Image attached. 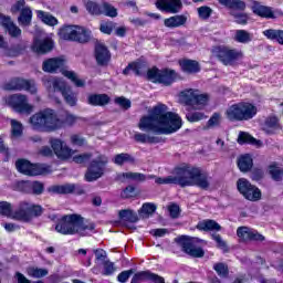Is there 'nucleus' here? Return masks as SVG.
I'll return each instance as SVG.
<instances>
[{"label": "nucleus", "mask_w": 283, "mask_h": 283, "mask_svg": "<svg viewBox=\"0 0 283 283\" xmlns=\"http://www.w3.org/2000/svg\"><path fill=\"white\" fill-rule=\"evenodd\" d=\"M182 127V118L178 114L168 111L167 105L158 104L153 107L148 115L139 119L138 128L142 132L153 134H176Z\"/></svg>", "instance_id": "obj_1"}, {"label": "nucleus", "mask_w": 283, "mask_h": 283, "mask_svg": "<svg viewBox=\"0 0 283 283\" xmlns=\"http://www.w3.org/2000/svg\"><path fill=\"white\" fill-rule=\"evenodd\" d=\"M94 223L85 222L81 214H67L55 226V231L62 235H87L88 231H94Z\"/></svg>", "instance_id": "obj_2"}, {"label": "nucleus", "mask_w": 283, "mask_h": 283, "mask_svg": "<svg viewBox=\"0 0 283 283\" xmlns=\"http://www.w3.org/2000/svg\"><path fill=\"white\" fill-rule=\"evenodd\" d=\"M29 125L36 132H56L63 127V120L53 109L45 108L29 118Z\"/></svg>", "instance_id": "obj_3"}, {"label": "nucleus", "mask_w": 283, "mask_h": 283, "mask_svg": "<svg viewBox=\"0 0 283 283\" xmlns=\"http://www.w3.org/2000/svg\"><path fill=\"white\" fill-rule=\"evenodd\" d=\"M179 174L181 175L180 187H199L203 191L211 187V177L202 172L200 168L185 164Z\"/></svg>", "instance_id": "obj_4"}, {"label": "nucleus", "mask_w": 283, "mask_h": 283, "mask_svg": "<svg viewBox=\"0 0 283 283\" xmlns=\"http://www.w3.org/2000/svg\"><path fill=\"white\" fill-rule=\"evenodd\" d=\"M65 67V59L63 57H51L43 62L42 70L43 72H48L49 74H54L62 70L63 76L72 81L75 87H85V81L80 80L78 76L74 73V71L64 70Z\"/></svg>", "instance_id": "obj_5"}, {"label": "nucleus", "mask_w": 283, "mask_h": 283, "mask_svg": "<svg viewBox=\"0 0 283 283\" xmlns=\"http://www.w3.org/2000/svg\"><path fill=\"white\" fill-rule=\"evenodd\" d=\"M41 216H43V207L30 201H20L13 210L12 220L30 223L34 218H41Z\"/></svg>", "instance_id": "obj_6"}, {"label": "nucleus", "mask_w": 283, "mask_h": 283, "mask_svg": "<svg viewBox=\"0 0 283 283\" xmlns=\"http://www.w3.org/2000/svg\"><path fill=\"white\" fill-rule=\"evenodd\" d=\"M226 114L228 120H251V118H255L258 114V106L249 102H240L231 105Z\"/></svg>", "instance_id": "obj_7"}, {"label": "nucleus", "mask_w": 283, "mask_h": 283, "mask_svg": "<svg viewBox=\"0 0 283 283\" xmlns=\"http://www.w3.org/2000/svg\"><path fill=\"white\" fill-rule=\"evenodd\" d=\"M59 35L64 41H77L87 43L92 39V31L78 25H64L60 29Z\"/></svg>", "instance_id": "obj_8"}, {"label": "nucleus", "mask_w": 283, "mask_h": 283, "mask_svg": "<svg viewBox=\"0 0 283 283\" xmlns=\"http://www.w3.org/2000/svg\"><path fill=\"white\" fill-rule=\"evenodd\" d=\"M181 102L185 105L193 107V109H202L209 103L208 94H200V91L188 88L180 93Z\"/></svg>", "instance_id": "obj_9"}, {"label": "nucleus", "mask_w": 283, "mask_h": 283, "mask_svg": "<svg viewBox=\"0 0 283 283\" xmlns=\"http://www.w3.org/2000/svg\"><path fill=\"white\" fill-rule=\"evenodd\" d=\"M107 163H109V158L103 154H98L97 157L91 161L90 167L85 174V180L87 182H94V180L103 178Z\"/></svg>", "instance_id": "obj_10"}, {"label": "nucleus", "mask_w": 283, "mask_h": 283, "mask_svg": "<svg viewBox=\"0 0 283 283\" xmlns=\"http://www.w3.org/2000/svg\"><path fill=\"white\" fill-rule=\"evenodd\" d=\"M148 81L151 83H161V85H171L176 81V71L174 70H158V67H153L147 72Z\"/></svg>", "instance_id": "obj_11"}, {"label": "nucleus", "mask_w": 283, "mask_h": 283, "mask_svg": "<svg viewBox=\"0 0 283 283\" xmlns=\"http://www.w3.org/2000/svg\"><path fill=\"white\" fill-rule=\"evenodd\" d=\"M8 105L18 112V114H27L30 116L34 112V106L28 103V96L21 94H14L8 97Z\"/></svg>", "instance_id": "obj_12"}, {"label": "nucleus", "mask_w": 283, "mask_h": 283, "mask_svg": "<svg viewBox=\"0 0 283 283\" xmlns=\"http://www.w3.org/2000/svg\"><path fill=\"white\" fill-rule=\"evenodd\" d=\"M217 56L223 65H233L235 61L244 59V52L238 49H229L227 46H220L217 50Z\"/></svg>", "instance_id": "obj_13"}, {"label": "nucleus", "mask_w": 283, "mask_h": 283, "mask_svg": "<svg viewBox=\"0 0 283 283\" xmlns=\"http://www.w3.org/2000/svg\"><path fill=\"white\" fill-rule=\"evenodd\" d=\"M11 12L13 14L17 12H20V15L18 17V23L20 25H23L24 28H28V25H31L32 9L25 6V0L15 1V3L11 7Z\"/></svg>", "instance_id": "obj_14"}, {"label": "nucleus", "mask_w": 283, "mask_h": 283, "mask_svg": "<svg viewBox=\"0 0 283 283\" xmlns=\"http://www.w3.org/2000/svg\"><path fill=\"white\" fill-rule=\"evenodd\" d=\"M176 242H178L181 245L182 251L188 255H191V258H205V250H202V248H196L193 239L189 237H179L176 239Z\"/></svg>", "instance_id": "obj_15"}, {"label": "nucleus", "mask_w": 283, "mask_h": 283, "mask_svg": "<svg viewBox=\"0 0 283 283\" xmlns=\"http://www.w3.org/2000/svg\"><path fill=\"white\" fill-rule=\"evenodd\" d=\"M15 167L20 174H24V176H41L45 174V168L41 165H34L25 159H19L15 163Z\"/></svg>", "instance_id": "obj_16"}, {"label": "nucleus", "mask_w": 283, "mask_h": 283, "mask_svg": "<svg viewBox=\"0 0 283 283\" xmlns=\"http://www.w3.org/2000/svg\"><path fill=\"white\" fill-rule=\"evenodd\" d=\"M248 6L253 14L261 17V19H275V11H273V8L266 7L258 0H248Z\"/></svg>", "instance_id": "obj_17"}, {"label": "nucleus", "mask_w": 283, "mask_h": 283, "mask_svg": "<svg viewBox=\"0 0 283 283\" xmlns=\"http://www.w3.org/2000/svg\"><path fill=\"white\" fill-rule=\"evenodd\" d=\"M51 147L55 156L60 158V160H69V158H72V156L76 154V150H73L70 147H67V144L61 139H52Z\"/></svg>", "instance_id": "obj_18"}, {"label": "nucleus", "mask_w": 283, "mask_h": 283, "mask_svg": "<svg viewBox=\"0 0 283 283\" xmlns=\"http://www.w3.org/2000/svg\"><path fill=\"white\" fill-rule=\"evenodd\" d=\"M6 90L9 91H21L25 90L30 94H36V83L34 81H27L22 78H13L7 85Z\"/></svg>", "instance_id": "obj_19"}, {"label": "nucleus", "mask_w": 283, "mask_h": 283, "mask_svg": "<svg viewBox=\"0 0 283 283\" xmlns=\"http://www.w3.org/2000/svg\"><path fill=\"white\" fill-rule=\"evenodd\" d=\"M237 235L242 242H264V235L258 232V230L244 226L237 229Z\"/></svg>", "instance_id": "obj_20"}, {"label": "nucleus", "mask_w": 283, "mask_h": 283, "mask_svg": "<svg viewBox=\"0 0 283 283\" xmlns=\"http://www.w3.org/2000/svg\"><path fill=\"white\" fill-rule=\"evenodd\" d=\"M156 7L158 10H163L164 12H171L172 14H176L180 12L182 2L180 0H158L156 2Z\"/></svg>", "instance_id": "obj_21"}, {"label": "nucleus", "mask_w": 283, "mask_h": 283, "mask_svg": "<svg viewBox=\"0 0 283 283\" xmlns=\"http://www.w3.org/2000/svg\"><path fill=\"white\" fill-rule=\"evenodd\" d=\"M49 191L51 193H85V190H83L78 185L76 184H65L62 186H53L49 188Z\"/></svg>", "instance_id": "obj_22"}, {"label": "nucleus", "mask_w": 283, "mask_h": 283, "mask_svg": "<svg viewBox=\"0 0 283 283\" xmlns=\"http://www.w3.org/2000/svg\"><path fill=\"white\" fill-rule=\"evenodd\" d=\"M180 171H182V166L175 169V175L157 177L155 182L156 185H179L180 187V181L182 180V175Z\"/></svg>", "instance_id": "obj_23"}, {"label": "nucleus", "mask_w": 283, "mask_h": 283, "mask_svg": "<svg viewBox=\"0 0 283 283\" xmlns=\"http://www.w3.org/2000/svg\"><path fill=\"white\" fill-rule=\"evenodd\" d=\"M95 59L97 61V65H107V63H109V50H107L105 44L101 42L95 44Z\"/></svg>", "instance_id": "obj_24"}, {"label": "nucleus", "mask_w": 283, "mask_h": 283, "mask_svg": "<svg viewBox=\"0 0 283 283\" xmlns=\"http://www.w3.org/2000/svg\"><path fill=\"white\" fill-rule=\"evenodd\" d=\"M143 280H151L153 282L165 283V279L163 276H159L158 274H154L149 271H143V272L136 273L133 276L130 283H140L143 282Z\"/></svg>", "instance_id": "obj_25"}, {"label": "nucleus", "mask_w": 283, "mask_h": 283, "mask_svg": "<svg viewBox=\"0 0 283 283\" xmlns=\"http://www.w3.org/2000/svg\"><path fill=\"white\" fill-rule=\"evenodd\" d=\"M130 72H135L136 76H143V74H145V72H149V70L147 71V63L137 61L128 64L127 67L124 69L123 74L128 76Z\"/></svg>", "instance_id": "obj_26"}, {"label": "nucleus", "mask_w": 283, "mask_h": 283, "mask_svg": "<svg viewBox=\"0 0 283 283\" xmlns=\"http://www.w3.org/2000/svg\"><path fill=\"white\" fill-rule=\"evenodd\" d=\"M32 48L38 54H48V52H52L54 42L51 39L35 40Z\"/></svg>", "instance_id": "obj_27"}, {"label": "nucleus", "mask_w": 283, "mask_h": 283, "mask_svg": "<svg viewBox=\"0 0 283 283\" xmlns=\"http://www.w3.org/2000/svg\"><path fill=\"white\" fill-rule=\"evenodd\" d=\"M87 103L95 107H103L109 103V96L107 94H92L88 95Z\"/></svg>", "instance_id": "obj_28"}, {"label": "nucleus", "mask_w": 283, "mask_h": 283, "mask_svg": "<svg viewBox=\"0 0 283 283\" xmlns=\"http://www.w3.org/2000/svg\"><path fill=\"white\" fill-rule=\"evenodd\" d=\"M187 17L186 15H174L164 20V25L166 28H180L186 25Z\"/></svg>", "instance_id": "obj_29"}, {"label": "nucleus", "mask_w": 283, "mask_h": 283, "mask_svg": "<svg viewBox=\"0 0 283 283\" xmlns=\"http://www.w3.org/2000/svg\"><path fill=\"white\" fill-rule=\"evenodd\" d=\"M36 15H38V19H40V21H42V23H45V25H51V27L59 25V19H56V17L52 15V13H48L45 11L38 10Z\"/></svg>", "instance_id": "obj_30"}, {"label": "nucleus", "mask_w": 283, "mask_h": 283, "mask_svg": "<svg viewBox=\"0 0 283 283\" xmlns=\"http://www.w3.org/2000/svg\"><path fill=\"white\" fill-rule=\"evenodd\" d=\"M197 229L199 231H220L222 227H220L219 223L216 222L214 220L208 219L199 222L197 224Z\"/></svg>", "instance_id": "obj_31"}, {"label": "nucleus", "mask_w": 283, "mask_h": 283, "mask_svg": "<svg viewBox=\"0 0 283 283\" xmlns=\"http://www.w3.org/2000/svg\"><path fill=\"white\" fill-rule=\"evenodd\" d=\"M181 70L187 74H196L200 72V64L193 60H185L180 63Z\"/></svg>", "instance_id": "obj_32"}, {"label": "nucleus", "mask_w": 283, "mask_h": 283, "mask_svg": "<svg viewBox=\"0 0 283 283\" xmlns=\"http://www.w3.org/2000/svg\"><path fill=\"white\" fill-rule=\"evenodd\" d=\"M134 138L136 140V143H148L149 145H156L158 143H160V138L156 137L154 135H149V134H144V133H136L134 135Z\"/></svg>", "instance_id": "obj_33"}, {"label": "nucleus", "mask_w": 283, "mask_h": 283, "mask_svg": "<svg viewBox=\"0 0 283 283\" xmlns=\"http://www.w3.org/2000/svg\"><path fill=\"white\" fill-rule=\"evenodd\" d=\"M238 167L240 171L247 174V171H251V168L253 167V159L250 155H242L238 159Z\"/></svg>", "instance_id": "obj_34"}, {"label": "nucleus", "mask_w": 283, "mask_h": 283, "mask_svg": "<svg viewBox=\"0 0 283 283\" xmlns=\"http://www.w3.org/2000/svg\"><path fill=\"white\" fill-rule=\"evenodd\" d=\"M282 129V126H280V122L277 117H268L264 123V130L268 132V134H275V132H280Z\"/></svg>", "instance_id": "obj_35"}, {"label": "nucleus", "mask_w": 283, "mask_h": 283, "mask_svg": "<svg viewBox=\"0 0 283 283\" xmlns=\"http://www.w3.org/2000/svg\"><path fill=\"white\" fill-rule=\"evenodd\" d=\"M49 87H52L53 92H61L63 94L70 86L65 83V81L59 78V77H53L48 81Z\"/></svg>", "instance_id": "obj_36"}, {"label": "nucleus", "mask_w": 283, "mask_h": 283, "mask_svg": "<svg viewBox=\"0 0 283 283\" xmlns=\"http://www.w3.org/2000/svg\"><path fill=\"white\" fill-rule=\"evenodd\" d=\"M253 185L250 184V181L248 179L244 178H240L237 181V189L239 191V193H241V196H243V198H251L252 196L249 195V190L251 189Z\"/></svg>", "instance_id": "obj_37"}, {"label": "nucleus", "mask_w": 283, "mask_h": 283, "mask_svg": "<svg viewBox=\"0 0 283 283\" xmlns=\"http://www.w3.org/2000/svg\"><path fill=\"white\" fill-rule=\"evenodd\" d=\"M156 209L157 207L155 203H150V202L144 203L142 208L138 210L139 218H142L143 220H147V218L156 213Z\"/></svg>", "instance_id": "obj_38"}, {"label": "nucleus", "mask_w": 283, "mask_h": 283, "mask_svg": "<svg viewBox=\"0 0 283 283\" xmlns=\"http://www.w3.org/2000/svg\"><path fill=\"white\" fill-rule=\"evenodd\" d=\"M113 163H115V165H117L118 167H123L125 163H128L129 165H134V163H136V159L134 158V156L127 153H122V154L115 155Z\"/></svg>", "instance_id": "obj_39"}, {"label": "nucleus", "mask_w": 283, "mask_h": 283, "mask_svg": "<svg viewBox=\"0 0 283 283\" xmlns=\"http://www.w3.org/2000/svg\"><path fill=\"white\" fill-rule=\"evenodd\" d=\"M264 36L271 41H277L280 45H283V30L269 29L263 31Z\"/></svg>", "instance_id": "obj_40"}, {"label": "nucleus", "mask_w": 283, "mask_h": 283, "mask_svg": "<svg viewBox=\"0 0 283 283\" xmlns=\"http://www.w3.org/2000/svg\"><path fill=\"white\" fill-rule=\"evenodd\" d=\"M65 103L70 105V107H76V103H78V97L76 93L72 92V87H67L65 92L62 94Z\"/></svg>", "instance_id": "obj_41"}, {"label": "nucleus", "mask_w": 283, "mask_h": 283, "mask_svg": "<svg viewBox=\"0 0 283 283\" xmlns=\"http://www.w3.org/2000/svg\"><path fill=\"white\" fill-rule=\"evenodd\" d=\"M118 216L124 222H138V214L130 209L120 210Z\"/></svg>", "instance_id": "obj_42"}, {"label": "nucleus", "mask_w": 283, "mask_h": 283, "mask_svg": "<svg viewBox=\"0 0 283 283\" xmlns=\"http://www.w3.org/2000/svg\"><path fill=\"white\" fill-rule=\"evenodd\" d=\"M85 8H86L88 14H93L96 17L103 14V6H101L94 1H87L85 3Z\"/></svg>", "instance_id": "obj_43"}, {"label": "nucleus", "mask_w": 283, "mask_h": 283, "mask_svg": "<svg viewBox=\"0 0 283 283\" xmlns=\"http://www.w3.org/2000/svg\"><path fill=\"white\" fill-rule=\"evenodd\" d=\"M127 178L128 180H135L136 182H145L147 177L140 172H124L119 176V180Z\"/></svg>", "instance_id": "obj_44"}, {"label": "nucleus", "mask_w": 283, "mask_h": 283, "mask_svg": "<svg viewBox=\"0 0 283 283\" xmlns=\"http://www.w3.org/2000/svg\"><path fill=\"white\" fill-rule=\"evenodd\" d=\"M250 198H245V200H250V202H258V200L262 199V191L256 186L252 185V187L247 191Z\"/></svg>", "instance_id": "obj_45"}, {"label": "nucleus", "mask_w": 283, "mask_h": 283, "mask_svg": "<svg viewBox=\"0 0 283 283\" xmlns=\"http://www.w3.org/2000/svg\"><path fill=\"white\" fill-rule=\"evenodd\" d=\"M234 41L238 43H250L251 33L245 30H237L234 35Z\"/></svg>", "instance_id": "obj_46"}, {"label": "nucleus", "mask_w": 283, "mask_h": 283, "mask_svg": "<svg viewBox=\"0 0 283 283\" xmlns=\"http://www.w3.org/2000/svg\"><path fill=\"white\" fill-rule=\"evenodd\" d=\"M102 14H105V17H111L112 19L118 17V10L114 8V6L104 2L102 4Z\"/></svg>", "instance_id": "obj_47"}, {"label": "nucleus", "mask_w": 283, "mask_h": 283, "mask_svg": "<svg viewBox=\"0 0 283 283\" xmlns=\"http://www.w3.org/2000/svg\"><path fill=\"white\" fill-rule=\"evenodd\" d=\"M213 270L220 277H229V265L227 263H216Z\"/></svg>", "instance_id": "obj_48"}, {"label": "nucleus", "mask_w": 283, "mask_h": 283, "mask_svg": "<svg viewBox=\"0 0 283 283\" xmlns=\"http://www.w3.org/2000/svg\"><path fill=\"white\" fill-rule=\"evenodd\" d=\"M11 134L15 138H19L23 134V124L17 119H11Z\"/></svg>", "instance_id": "obj_49"}, {"label": "nucleus", "mask_w": 283, "mask_h": 283, "mask_svg": "<svg viewBox=\"0 0 283 283\" xmlns=\"http://www.w3.org/2000/svg\"><path fill=\"white\" fill-rule=\"evenodd\" d=\"M14 211H12V203L2 201L0 202V214L6 216L7 218H11L12 220V214Z\"/></svg>", "instance_id": "obj_50"}, {"label": "nucleus", "mask_w": 283, "mask_h": 283, "mask_svg": "<svg viewBox=\"0 0 283 283\" xmlns=\"http://www.w3.org/2000/svg\"><path fill=\"white\" fill-rule=\"evenodd\" d=\"M244 143H250L251 145H255V143H258V139H255L249 133L241 132L239 133L238 144L244 145Z\"/></svg>", "instance_id": "obj_51"}, {"label": "nucleus", "mask_w": 283, "mask_h": 283, "mask_svg": "<svg viewBox=\"0 0 283 283\" xmlns=\"http://www.w3.org/2000/svg\"><path fill=\"white\" fill-rule=\"evenodd\" d=\"M49 271L48 269H39V268H29L28 269V275H30V277H45V275H48Z\"/></svg>", "instance_id": "obj_52"}, {"label": "nucleus", "mask_w": 283, "mask_h": 283, "mask_svg": "<svg viewBox=\"0 0 283 283\" xmlns=\"http://www.w3.org/2000/svg\"><path fill=\"white\" fill-rule=\"evenodd\" d=\"M186 118L189 123H198L199 120H205L207 116L202 112H195L186 114Z\"/></svg>", "instance_id": "obj_53"}, {"label": "nucleus", "mask_w": 283, "mask_h": 283, "mask_svg": "<svg viewBox=\"0 0 283 283\" xmlns=\"http://www.w3.org/2000/svg\"><path fill=\"white\" fill-rule=\"evenodd\" d=\"M197 12L200 19L207 21V19H209V17H211V14L213 13V10L209 7H200L197 9Z\"/></svg>", "instance_id": "obj_54"}, {"label": "nucleus", "mask_w": 283, "mask_h": 283, "mask_svg": "<svg viewBox=\"0 0 283 283\" xmlns=\"http://www.w3.org/2000/svg\"><path fill=\"white\" fill-rule=\"evenodd\" d=\"M91 159H92V154L90 153H84L81 155L73 156V163H76L77 165H83V163H87Z\"/></svg>", "instance_id": "obj_55"}, {"label": "nucleus", "mask_w": 283, "mask_h": 283, "mask_svg": "<svg viewBox=\"0 0 283 283\" xmlns=\"http://www.w3.org/2000/svg\"><path fill=\"white\" fill-rule=\"evenodd\" d=\"M212 239L217 242L218 249H221L223 253H227V251H229V248L227 247V242L222 240V237H220V234H212Z\"/></svg>", "instance_id": "obj_56"}, {"label": "nucleus", "mask_w": 283, "mask_h": 283, "mask_svg": "<svg viewBox=\"0 0 283 283\" xmlns=\"http://www.w3.org/2000/svg\"><path fill=\"white\" fill-rule=\"evenodd\" d=\"M28 187H30L32 189V192L35 196H41V193H43V184L42 182L33 181L31 184H28Z\"/></svg>", "instance_id": "obj_57"}, {"label": "nucleus", "mask_w": 283, "mask_h": 283, "mask_svg": "<svg viewBox=\"0 0 283 283\" xmlns=\"http://www.w3.org/2000/svg\"><path fill=\"white\" fill-rule=\"evenodd\" d=\"M7 32L12 36V39H19L21 36V29L14 24V22L7 29Z\"/></svg>", "instance_id": "obj_58"}, {"label": "nucleus", "mask_w": 283, "mask_h": 283, "mask_svg": "<svg viewBox=\"0 0 283 283\" xmlns=\"http://www.w3.org/2000/svg\"><path fill=\"white\" fill-rule=\"evenodd\" d=\"M61 120L63 123V127H65V125H67L69 127H72V125H74V123L78 120V117L70 113H66L64 119H61Z\"/></svg>", "instance_id": "obj_59"}, {"label": "nucleus", "mask_w": 283, "mask_h": 283, "mask_svg": "<svg viewBox=\"0 0 283 283\" xmlns=\"http://www.w3.org/2000/svg\"><path fill=\"white\" fill-rule=\"evenodd\" d=\"M114 28H116V24H114V22H104L101 24V32H103V34H112Z\"/></svg>", "instance_id": "obj_60"}, {"label": "nucleus", "mask_w": 283, "mask_h": 283, "mask_svg": "<svg viewBox=\"0 0 283 283\" xmlns=\"http://www.w3.org/2000/svg\"><path fill=\"white\" fill-rule=\"evenodd\" d=\"M270 174H271L273 180L280 181L283 178V171L277 167L271 166Z\"/></svg>", "instance_id": "obj_61"}, {"label": "nucleus", "mask_w": 283, "mask_h": 283, "mask_svg": "<svg viewBox=\"0 0 283 283\" xmlns=\"http://www.w3.org/2000/svg\"><path fill=\"white\" fill-rule=\"evenodd\" d=\"M220 114L214 113L207 123L208 128L218 127L220 125Z\"/></svg>", "instance_id": "obj_62"}, {"label": "nucleus", "mask_w": 283, "mask_h": 283, "mask_svg": "<svg viewBox=\"0 0 283 283\" xmlns=\"http://www.w3.org/2000/svg\"><path fill=\"white\" fill-rule=\"evenodd\" d=\"M168 211L170 213V218H178L180 216V206L176 203H171L168 206Z\"/></svg>", "instance_id": "obj_63"}, {"label": "nucleus", "mask_w": 283, "mask_h": 283, "mask_svg": "<svg viewBox=\"0 0 283 283\" xmlns=\"http://www.w3.org/2000/svg\"><path fill=\"white\" fill-rule=\"evenodd\" d=\"M132 275H134V270L123 271L118 274L117 280L120 283H125L129 277H132Z\"/></svg>", "instance_id": "obj_64"}]
</instances>
